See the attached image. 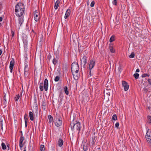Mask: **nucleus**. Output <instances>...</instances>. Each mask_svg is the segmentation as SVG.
Instances as JSON below:
<instances>
[{
	"label": "nucleus",
	"instance_id": "f257e3e1",
	"mask_svg": "<svg viewBox=\"0 0 151 151\" xmlns=\"http://www.w3.org/2000/svg\"><path fill=\"white\" fill-rule=\"evenodd\" d=\"M24 12V7L22 3L17 4L15 6V14L17 16L22 15Z\"/></svg>",
	"mask_w": 151,
	"mask_h": 151
},
{
	"label": "nucleus",
	"instance_id": "f03ea898",
	"mask_svg": "<svg viewBox=\"0 0 151 151\" xmlns=\"http://www.w3.org/2000/svg\"><path fill=\"white\" fill-rule=\"evenodd\" d=\"M70 126L72 130L75 129L76 130L78 131V133H79L81 127L80 122H77L75 124L71 122L70 124Z\"/></svg>",
	"mask_w": 151,
	"mask_h": 151
},
{
	"label": "nucleus",
	"instance_id": "7ed1b4c3",
	"mask_svg": "<svg viewBox=\"0 0 151 151\" xmlns=\"http://www.w3.org/2000/svg\"><path fill=\"white\" fill-rule=\"evenodd\" d=\"M44 88L45 91H47L48 88V81L47 79H45L44 81V85L43 83H40V89L41 91L44 90Z\"/></svg>",
	"mask_w": 151,
	"mask_h": 151
},
{
	"label": "nucleus",
	"instance_id": "20e7f679",
	"mask_svg": "<svg viewBox=\"0 0 151 151\" xmlns=\"http://www.w3.org/2000/svg\"><path fill=\"white\" fill-rule=\"evenodd\" d=\"M72 72H76L78 73L79 70V68L78 63L76 62H74L72 63L71 67Z\"/></svg>",
	"mask_w": 151,
	"mask_h": 151
},
{
	"label": "nucleus",
	"instance_id": "39448f33",
	"mask_svg": "<svg viewBox=\"0 0 151 151\" xmlns=\"http://www.w3.org/2000/svg\"><path fill=\"white\" fill-rule=\"evenodd\" d=\"M34 19L35 21H38L40 19V15L38 11L35 10L34 12Z\"/></svg>",
	"mask_w": 151,
	"mask_h": 151
},
{
	"label": "nucleus",
	"instance_id": "423d86ee",
	"mask_svg": "<svg viewBox=\"0 0 151 151\" xmlns=\"http://www.w3.org/2000/svg\"><path fill=\"white\" fill-rule=\"evenodd\" d=\"M122 84L124 91H127L129 88V85L127 83L124 81H122Z\"/></svg>",
	"mask_w": 151,
	"mask_h": 151
},
{
	"label": "nucleus",
	"instance_id": "0eeeda50",
	"mask_svg": "<svg viewBox=\"0 0 151 151\" xmlns=\"http://www.w3.org/2000/svg\"><path fill=\"white\" fill-rule=\"evenodd\" d=\"M81 64L83 65L84 67L87 63V58L85 56H83V57L81 59Z\"/></svg>",
	"mask_w": 151,
	"mask_h": 151
},
{
	"label": "nucleus",
	"instance_id": "6e6552de",
	"mask_svg": "<svg viewBox=\"0 0 151 151\" xmlns=\"http://www.w3.org/2000/svg\"><path fill=\"white\" fill-rule=\"evenodd\" d=\"M95 60H91L89 64V69L90 70V72H91V70L92 69V68L94 67L95 65Z\"/></svg>",
	"mask_w": 151,
	"mask_h": 151
},
{
	"label": "nucleus",
	"instance_id": "1a4fd4ad",
	"mask_svg": "<svg viewBox=\"0 0 151 151\" xmlns=\"http://www.w3.org/2000/svg\"><path fill=\"white\" fill-rule=\"evenodd\" d=\"M24 140V137L22 136V135H21L20 137L19 141V146L20 148H22L23 147V145L22 143Z\"/></svg>",
	"mask_w": 151,
	"mask_h": 151
},
{
	"label": "nucleus",
	"instance_id": "9d476101",
	"mask_svg": "<svg viewBox=\"0 0 151 151\" xmlns=\"http://www.w3.org/2000/svg\"><path fill=\"white\" fill-rule=\"evenodd\" d=\"M62 121L60 119H57L56 120L55 125L58 127L60 126L62 124Z\"/></svg>",
	"mask_w": 151,
	"mask_h": 151
},
{
	"label": "nucleus",
	"instance_id": "9b49d317",
	"mask_svg": "<svg viewBox=\"0 0 151 151\" xmlns=\"http://www.w3.org/2000/svg\"><path fill=\"white\" fill-rule=\"evenodd\" d=\"M14 63V60H12L10 62L9 68L10 69V72L11 73H12V70L13 68Z\"/></svg>",
	"mask_w": 151,
	"mask_h": 151
},
{
	"label": "nucleus",
	"instance_id": "f8f14e48",
	"mask_svg": "<svg viewBox=\"0 0 151 151\" xmlns=\"http://www.w3.org/2000/svg\"><path fill=\"white\" fill-rule=\"evenodd\" d=\"M72 73L74 79L76 80H78L79 76L78 73H77L76 72H74H74Z\"/></svg>",
	"mask_w": 151,
	"mask_h": 151
},
{
	"label": "nucleus",
	"instance_id": "ddd939ff",
	"mask_svg": "<svg viewBox=\"0 0 151 151\" xmlns=\"http://www.w3.org/2000/svg\"><path fill=\"white\" fill-rule=\"evenodd\" d=\"M82 145L83 147V150L85 151H87L88 147V145L85 142L83 143Z\"/></svg>",
	"mask_w": 151,
	"mask_h": 151
},
{
	"label": "nucleus",
	"instance_id": "4468645a",
	"mask_svg": "<svg viewBox=\"0 0 151 151\" xmlns=\"http://www.w3.org/2000/svg\"><path fill=\"white\" fill-rule=\"evenodd\" d=\"M18 17H19V24L20 26L24 21L23 17L22 16H22Z\"/></svg>",
	"mask_w": 151,
	"mask_h": 151
},
{
	"label": "nucleus",
	"instance_id": "2eb2a0df",
	"mask_svg": "<svg viewBox=\"0 0 151 151\" xmlns=\"http://www.w3.org/2000/svg\"><path fill=\"white\" fill-rule=\"evenodd\" d=\"M70 10L69 9H68L66 12L65 14V18L67 19L70 15Z\"/></svg>",
	"mask_w": 151,
	"mask_h": 151
},
{
	"label": "nucleus",
	"instance_id": "dca6fc26",
	"mask_svg": "<svg viewBox=\"0 0 151 151\" xmlns=\"http://www.w3.org/2000/svg\"><path fill=\"white\" fill-rule=\"evenodd\" d=\"M24 70H29L28 63L26 60H25L24 62Z\"/></svg>",
	"mask_w": 151,
	"mask_h": 151
},
{
	"label": "nucleus",
	"instance_id": "f3484780",
	"mask_svg": "<svg viewBox=\"0 0 151 151\" xmlns=\"http://www.w3.org/2000/svg\"><path fill=\"white\" fill-rule=\"evenodd\" d=\"M150 132H149L148 130L147 131L146 136L145 138L147 140V139H148L147 138H149V139H151V136L150 135Z\"/></svg>",
	"mask_w": 151,
	"mask_h": 151
},
{
	"label": "nucleus",
	"instance_id": "a211bd4d",
	"mask_svg": "<svg viewBox=\"0 0 151 151\" xmlns=\"http://www.w3.org/2000/svg\"><path fill=\"white\" fill-rule=\"evenodd\" d=\"M59 4L60 1L57 0L55 3L54 6V8L56 10L58 9V7H59Z\"/></svg>",
	"mask_w": 151,
	"mask_h": 151
},
{
	"label": "nucleus",
	"instance_id": "6ab92c4d",
	"mask_svg": "<svg viewBox=\"0 0 151 151\" xmlns=\"http://www.w3.org/2000/svg\"><path fill=\"white\" fill-rule=\"evenodd\" d=\"M48 119L50 123H52L53 124V117L50 115H48Z\"/></svg>",
	"mask_w": 151,
	"mask_h": 151
},
{
	"label": "nucleus",
	"instance_id": "aec40b11",
	"mask_svg": "<svg viewBox=\"0 0 151 151\" xmlns=\"http://www.w3.org/2000/svg\"><path fill=\"white\" fill-rule=\"evenodd\" d=\"M63 144V140L60 139L58 141V145L60 147H61Z\"/></svg>",
	"mask_w": 151,
	"mask_h": 151
},
{
	"label": "nucleus",
	"instance_id": "412c9836",
	"mask_svg": "<svg viewBox=\"0 0 151 151\" xmlns=\"http://www.w3.org/2000/svg\"><path fill=\"white\" fill-rule=\"evenodd\" d=\"M3 119L2 118L0 119V127L2 130H3Z\"/></svg>",
	"mask_w": 151,
	"mask_h": 151
},
{
	"label": "nucleus",
	"instance_id": "4be33fe9",
	"mask_svg": "<svg viewBox=\"0 0 151 151\" xmlns=\"http://www.w3.org/2000/svg\"><path fill=\"white\" fill-rule=\"evenodd\" d=\"M29 116L30 120L33 121L34 119V117L33 113L31 111H30L29 112Z\"/></svg>",
	"mask_w": 151,
	"mask_h": 151
},
{
	"label": "nucleus",
	"instance_id": "5701e85b",
	"mask_svg": "<svg viewBox=\"0 0 151 151\" xmlns=\"http://www.w3.org/2000/svg\"><path fill=\"white\" fill-rule=\"evenodd\" d=\"M112 120L116 121L117 120V117L116 115V114H114L112 116Z\"/></svg>",
	"mask_w": 151,
	"mask_h": 151
},
{
	"label": "nucleus",
	"instance_id": "b1692460",
	"mask_svg": "<svg viewBox=\"0 0 151 151\" xmlns=\"http://www.w3.org/2000/svg\"><path fill=\"white\" fill-rule=\"evenodd\" d=\"M64 91L66 94L67 95H68L69 93L68 90V88L67 87H65L64 88Z\"/></svg>",
	"mask_w": 151,
	"mask_h": 151
},
{
	"label": "nucleus",
	"instance_id": "393cba45",
	"mask_svg": "<svg viewBox=\"0 0 151 151\" xmlns=\"http://www.w3.org/2000/svg\"><path fill=\"white\" fill-rule=\"evenodd\" d=\"M3 99L5 104H6L7 101L6 99V93H4V96L3 98Z\"/></svg>",
	"mask_w": 151,
	"mask_h": 151
},
{
	"label": "nucleus",
	"instance_id": "a878e982",
	"mask_svg": "<svg viewBox=\"0 0 151 151\" xmlns=\"http://www.w3.org/2000/svg\"><path fill=\"white\" fill-rule=\"evenodd\" d=\"M1 147L3 149L5 150L6 149V146L4 142H2L1 144Z\"/></svg>",
	"mask_w": 151,
	"mask_h": 151
},
{
	"label": "nucleus",
	"instance_id": "bb28decb",
	"mask_svg": "<svg viewBox=\"0 0 151 151\" xmlns=\"http://www.w3.org/2000/svg\"><path fill=\"white\" fill-rule=\"evenodd\" d=\"M110 50V52L112 53H114L115 52V50H114V49L113 48V47L112 46H110L109 47Z\"/></svg>",
	"mask_w": 151,
	"mask_h": 151
},
{
	"label": "nucleus",
	"instance_id": "cd10ccee",
	"mask_svg": "<svg viewBox=\"0 0 151 151\" xmlns=\"http://www.w3.org/2000/svg\"><path fill=\"white\" fill-rule=\"evenodd\" d=\"M40 149L41 151H44L45 150L44 146L43 145H41L40 146Z\"/></svg>",
	"mask_w": 151,
	"mask_h": 151
},
{
	"label": "nucleus",
	"instance_id": "c85d7f7f",
	"mask_svg": "<svg viewBox=\"0 0 151 151\" xmlns=\"http://www.w3.org/2000/svg\"><path fill=\"white\" fill-rule=\"evenodd\" d=\"M52 63L54 65L58 63V60L57 59L54 58L52 60Z\"/></svg>",
	"mask_w": 151,
	"mask_h": 151
},
{
	"label": "nucleus",
	"instance_id": "c756f323",
	"mask_svg": "<svg viewBox=\"0 0 151 151\" xmlns=\"http://www.w3.org/2000/svg\"><path fill=\"white\" fill-rule=\"evenodd\" d=\"M135 55L134 53V52H132L131 53L130 55H129V58H134Z\"/></svg>",
	"mask_w": 151,
	"mask_h": 151
},
{
	"label": "nucleus",
	"instance_id": "7c9ffc66",
	"mask_svg": "<svg viewBox=\"0 0 151 151\" xmlns=\"http://www.w3.org/2000/svg\"><path fill=\"white\" fill-rule=\"evenodd\" d=\"M114 40V36H112L110 38L109 42H111Z\"/></svg>",
	"mask_w": 151,
	"mask_h": 151
},
{
	"label": "nucleus",
	"instance_id": "2f4dec72",
	"mask_svg": "<svg viewBox=\"0 0 151 151\" xmlns=\"http://www.w3.org/2000/svg\"><path fill=\"white\" fill-rule=\"evenodd\" d=\"M20 96L19 94L17 95L16 96L15 98V100L16 101H17L19 99Z\"/></svg>",
	"mask_w": 151,
	"mask_h": 151
},
{
	"label": "nucleus",
	"instance_id": "473e14b6",
	"mask_svg": "<svg viewBox=\"0 0 151 151\" xmlns=\"http://www.w3.org/2000/svg\"><path fill=\"white\" fill-rule=\"evenodd\" d=\"M28 70H24V75L25 77L26 76H27L28 75Z\"/></svg>",
	"mask_w": 151,
	"mask_h": 151
},
{
	"label": "nucleus",
	"instance_id": "72a5a7b5",
	"mask_svg": "<svg viewBox=\"0 0 151 151\" xmlns=\"http://www.w3.org/2000/svg\"><path fill=\"white\" fill-rule=\"evenodd\" d=\"M134 76L136 79H138L139 76V75L137 73H135L134 74Z\"/></svg>",
	"mask_w": 151,
	"mask_h": 151
},
{
	"label": "nucleus",
	"instance_id": "f704fd0d",
	"mask_svg": "<svg viewBox=\"0 0 151 151\" xmlns=\"http://www.w3.org/2000/svg\"><path fill=\"white\" fill-rule=\"evenodd\" d=\"M55 147L54 145L51 146L50 148V151H55Z\"/></svg>",
	"mask_w": 151,
	"mask_h": 151
},
{
	"label": "nucleus",
	"instance_id": "c9c22d12",
	"mask_svg": "<svg viewBox=\"0 0 151 151\" xmlns=\"http://www.w3.org/2000/svg\"><path fill=\"white\" fill-rule=\"evenodd\" d=\"M60 78L59 76H56L55 78V81L56 82H57L59 81Z\"/></svg>",
	"mask_w": 151,
	"mask_h": 151
},
{
	"label": "nucleus",
	"instance_id": "e433bc0d",
	"mask_svg": "<svg viewBox=\"0 0 151 151\" xmlns=\"http://www.w3.org/2000/svg\"><path fill=\"white\" fill-rule=\"evenodd\" d=\"M95 142V138H92L91 141V143L92 145H93L94 144Z\"/></svg>",
	"mask_w": 151,
	"mask_h": 151
},
{
	"label": "nucleus",
	"instance_id": "4c0bfd02",
	"mask_svg": "<svg viewBox=\"0 0 151 151\" xmlns=\"http://www.w3.org/2000/svg\"><path fill=\"white\" fill-rule=\"evenodd\" d=\"M149 75L147 74H144L142 75V76L143 78H144L146 76L149 77Z\"/></svg>",
	"mask_w": 151,
	"mask_h": 151
},
{
	"label": "nucleus",
	"instance_id": "58836bf2",
	"mask_svg": "<svg viewBox=\"0 0 151 151\" xmlns=\"http://www.w3.org/2000/svg\"><path fill=\"white\" fill-rule=\"evenodd\" d=\"M148 139H147V141L148 142V143H149L150 144V147H151V139H149V138H147Z\"/></svg>",
	"mask_w": 151,
	"mask_h": 151
},
{
	"label": "nucleus",
	"instance_id": "ea45409f",
	"mask_svg": "<svg viewBox=\"0 0 151 151\" xmlns=\"http://www.w3.org/2000/svg\"><path fill=\"white\" fill-rule=\"evenodd\" d=\"M112 4L115 5H117V4L116 0H114L112 1Z\"/></svg>",
	"mask_w": 151,
	"mask_h": 151
},
{
	"label": "nucleus",
	"instance_id": "a19ab883",
	"mask_svg": "<svg viewBox=\"0 0 151 151\" xmlns=\"http://www.w3.org/2000/svg\"><path fill=\"white\" fill-rule=\"evenodd\" d=\"M24 121L25 122H27L28 118L27 117V116L25 114L24 116Z\"/></svg>",
	"mask_w": 151,
	"mask_h": 151
},
{
	"label": "nucleus",
	"instance_id": "79ce46f5",
	"mask_svg": "<svg viewBox=\"0 0 151 151\" xmlns=\"http://www.w3.org/2000/svg\"><path fill=\"white\" fill-rule=\"evenodd\" d=\"M95 4V2L94 1H92L90 4L91 6V7H93L94 6Z\"/></svg>",
	"mask_w": 151,
	"mask_h": 151
},
{
	"label": "nucleus",
	"instance_id": "37998d69",
	"mask_svg": "<svg viewBox=\"0 0 151 151\" xmlns=\"http://www.w3.org/2000/svg\"><path fill=\"white\" fill-rule=\"evenodd\" d=\"M119 126V124L118 122H116L115 124V127L118 128Z\"/></svg>",
	"mask_w": 151,
	"mask_h": 151
},
{
	"label": "nucleus",
	"instance_id": "c03bdc74",
	"mask_svg": "<svg viewBox=\"0 0 151 151\" xmlns=\"http://www.w3.org/2000/svg\"><path fill=\"white\" fill-rule=\"evenodd\" d=\"M147 118L148 119V120L150 121V122H151V116H147Z\"/></svg>",
	"mask_w": 151,
	"mask_h": 151
},
{
	"label": "nucleus",
	"instance_id": "a18cd8bd",
	"mask_svg": "<svg viewBox=\"0 0 151 151\" xmlns=\"http://www.w3.org/2000/svg\"><path fill=\"white\" fill-rule=\"evenodd\" d=\"M62 68L63 69H65V70H66L67 69V65H63V66H62Z\"/></svg>",
	"mask_w": 151,
	"mask_h": 151
},
{
	"label": "nucleus",
	"instance_id": "49530a36",
	"mask_svg": "<svg viewBox=\"0 0 151 151\" xmlns=\"http://www.w3.org/2000/svg\"><path fill=\"white\" fill-rule=\"evenodd\" d=\"M148 81L149 84L150 85H151V79H148Z\"/></svg>",
	"mask_w": 151,
	"mask_h": 151
},
{
	"label": "nucleus",
	"instance_id": "de8ad7c7",
	"mask_svg": "<svg viewBox=\"0 0 151 151\" xmlns=\"http://www.w3.org/2000/svg\"><path fill=\"white\" fill-rule=\"evenodd\" d=\"M11 32H12V37H13L14 35V32L12 31V30L11 31Z\"/></svg>",
	"mask_w": 151,
	"mask_h": 151
},
{
	"label": "nucleus",
	"instance_id": "09e8293b",
	"mask_svg": "<svg viewBox=\"0 0 151 151\" xmlns=\"http://www.w3.org/2000/svg\"><path fill=\"white\" fill-rule=\"evenodd\" d=\"M118 69H119V71L120 72H121L122 70V69L121 68L120 66H119V67L118 68Z\"/></svg>",
	"mask_w": 151,
	"mask_h": 151
},
{
	"label": "nucleus",
	"instance_id": "8fccbe9b",
	"mask_svg": "<svg viewBox=\"0 0 151 151\" xmlns=\"http://www.w3.org/2000/svg\"><path fill=\"white\" fill-rule=\"evenodd\" d=\"M139 69H137L136 70V72L137 73L139 72Z\"/></svg>",
	"mask_w": 151,
	"mask_h": 151
},
{
	"label": "nucleus",
	"instance_id": "3c124183",
	"mask_svg": "<svg viewBox=\"0 0 151 151\" xmlns=\"http://www.w3.org/2000/svg\"><path fill=\"white\" fill-rule=\"evenodd\" d=\"M143 90L146 92L147 91V89L146 88H144L143 89Z\"/></svg>",
	"mask_w": 151,
	"mask_h": 151
},
{
	"label": "nucleus",
	"instance_id": "603ef678",
	"mask_svg": "<svg viewBox=\"0 0 151 151\" xmlns=\"http://www.w3.org/2000/svg\"><path fill=\"white\" fill-rule=\"evenodd\" d=\"M23 41L24 43H27V40H23Z\"/></svg>",
	"mask_w": 151,
	"mask_h": 151
},
{
	"label": "nucleus",
	"instance_id": "864d4df0",
	"mask_svg": "<svg viewBox=\"0 0 151 151\" xmlns=\"http://www.w3.org/2000/svg\"><path fill=\"white\" fill-rule=\"evenodd\" d=\"M25 127H27V122H25Z\"/></svg>",
	"mask_w": 151,
	"mask_h": 151
},
{
	"label": "nucleus",
	"instance_id": "5fc2aeb1",
	"mask_svg": "<svg viewBox=\"0 0 151 151\" xmlns=\"http://www.w3.org/2000/svg\"><path fill=\"white\" fill-rule=\"evenodd\" d=\"M2 17H0V22L2 21Z\"/></svg>",
	"mask_w": 151,
	"mask_h": 151
},
{
	"label": "nucleus",
	"instance_id": "6e6d98bb",
	"mask_svg": "<svg viewBox=\"0 0 151 151\" xmlns=\"http://www.w3.org/2000/svg\"><path fill=\"white\" fill-rule=\"evenodd\" d=\"M2 53V51L0 49V55H1Z\"/></svg>",
	"mask_w": 151,
	"mask_h": 151
},
{
	"label": "nucleus",
	"instance_id": "4d7b16f0",
	"mask_svg": "<svg viewBox=\"0 0 151 151\" xmlns=\"http://www.w3.org/2000/svg\"><path fill=\"white\" fill-rule=\"evenodd\" d=\"M23 151H26V150H23Z\"/></svg>",
	"mask_w": 151,
	"mask_h": 151
}]
</instances>
